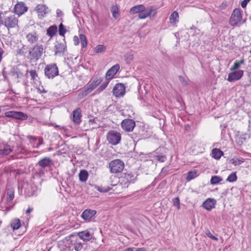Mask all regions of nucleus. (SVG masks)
<instances>
[{
    "instance_id": "nucleus-27",
    "label": "nucleus",
    "mask_w": 251,
    "mask_h": 251,
    "mask_svg": "<svg viewBox=\"0 0 251 251\" xmlns=\"http://www.w3.org/2000/svg\"><path fill=\"white\" fill-rule=\"evenodd\" d=\"M6 195L7 196V201L10 202L14 198V189L10 186L7 187Z\"/></svg>"
},
{
    "instance_id": "nucleus-17",
    "label": "nucleus",
    "mask_w": 251,
    "mask_h": 251,
    "mask_svg": "<svg viewBox=\"0 0 251 251\" xmlns=\"http://www.w3.org/2000/svg\"><path fill=\"white\" fill-rule=\"evenodd\" d=\"M243 71L238 70L231 72L228 74L227 80L229 82H233L240 79L243 75Z\"/></svg>"
},
{
    "instance_id": "nucleus-41",
    "label": "nucleus",
    "mask_w": 251,
    "mask_h": 251,
    "mask_svg": "<svg viewBox=\"0 0 251 251\" xmlns=\"http://www.w3.org/2000/svg\"><path fill=\"white\" fill-rule=\"evenodd\" d=\"M236 174H230L226 178V180L230 182H233L236 181L237 177Z\"/></svg>"
},
{
    "instance_id": "nucleus-61",
    "label": "nucleus",
    "mask_w": 251,
    "mask_h": 251,
    "mask_svg": "<svg viewBox=\"0 0 251 251\" xmlns=\"http://www.w3.org/2000/svg\"><path fill=\"white\" fill-rule=\"evenodd\" d=\"M133 248H131V247H129V248H127L126 249H125V251H133Z\"/></svg>"
},
{
    "instance_id": "nucleus-26",
    "label": "nucleus",
    "mask_w": 251,
    "mask_h": 251,
    "mask_svg": "<svg viewBox=\"0 0 251 251\" xmlns=\"http://www.w3.org/2000/svg\"><path fill=\"white\" fill-rule=\"evenodd\" d=\"M36 11L38 13L39 17H43L44 15H45L48 11L47 10L48 8L46 7L44 5L42 4H38L37 5L35 8Z\"/></svg>"
},
{
    "instance_id": "nucleus-3",
    "label": "nucleus",
    "mask_w": 251,
    "mask_h": 251,
    "mask_svg": "<svg viewBox=\"0 0 251 251\" xmlns=\"http://www.w3.org/2000/svg\"><path fill=\"white\" fill-rule=\"evenodd\" d=\"M111 173H122L125 168L124 162L120 159L112 160L109 163Z\"/></svg>"
},
{
    "instance_id": "nucleus-44",
    "label": "nucleus",
    "mask_w": 251,
    "mask_h": 251,
    "mask_svg": "<svg viewBox=\"0 0 251 251\" xmlns=\"http://www.w3.org/2000/svg\"><path fill=\"white\" fill-rule=\"evenodd\" d=\"M104 49L105 47L103 45H99L94 49V51L96 53H100L102 52Z\"/></svg>"
},
{
    "instance_id": "nucleus-7",
    "label": "nucleus",
    "mask_w": 251,
    "mask_h": 251,
    "mask_svg": "<svg viewBox=\"0 0 251 251\" xmlns=\"http://www.w3.org/2000/svg\"><path fill=\"white\" fill-rule=\"evenodd\" d=\"M157 12L155 9H153L151 7H148L139 14V18L141 19H144L148 17L150 18H154L156 16Z\"/></svg>"
},
{
    "instance_id": "nucleus-39",
    "label": "nucleus",
    "mask_w": 251,
    "mask_h": 251,
    "mask_svg": "<svg viewBox=\"0 0 251 251\" xmlns=\"http://www.w3.org/2000/svg\"><path fill=\"white\" fill-rule=\"evenodd\" d=\"M245 140V138H244L241 136H237L235 137V142L238 146H241Z\"/></svg>"
},
{
    "instance_id": "nucleus-12",
    "label": "nucleus",
    "mask_w": 251,
    "mask_h": 251,
    "mask_svg": "<svg viewBox=\"0 0 251 251\" xmlns=\"http://www.w3.org/2000/svg\"><path fill=\"white\" fill-rule=\"evenodd\" d=\"M126 87L123 83H117L113 88V94L116 97H120L125 95Z\"/></svg>"
},
{
    "instance_id": "nucleus-18",
    "label": "nucleus",
    "mask_w": 251,
    "mask_h": 251,
    "mask_svg": "<svg viewBox=\"0 0 251 251\" xmlns=\"http://www.w3.org/2000/svg\"><path fill=\"white\" fill-rule=\"evenodd\" d=\"M25 76L26 77L29 76L31 80H32L35 83L39 82L40 78L35 69H27L26 71Z\"/></svg>"
},
{
    "instance_id": "nucleus-51",
    "label": "nucleus",
    "mask_w": 251,
    "mask_h": 251,
    "mask_svg": "<svg viewBox=\"0 0 251 251\" xmlns=\"http://www.w3.org/2000/svg\"><path fill=\"white\" fill-rule=\"evenodd\" d=\"M73 41L74 42V45L75 46H77L79 43V39L77 36H75L73 38Z\"/></svg>"
},
{
    "instance_id": "nucleus-22",
    "label": "nucleus",
    "mask_w": 251,
    "mask_h": 251,
    "mask_svg": "<svg viewBox=\"0 0 251 251\" xmlns=\"http://www.w3.org/2000/svg\"><path fill=\"white\" fill-rule=\"evenodd\" d=\"M216 201L213 198L207 199L202 204L203 207L208 211H210L215 207Z\"/></svg>"
},
{
    "instance_id": "nucleus-37",
    "label": "nucleus",
    "mask_w": 251,
    "mask_h": 251,
    "mask_svg": "<svg viewBox=\"0 0 251 251\" xmlns=\"http://www.w3.org/2000/svg\"><path fill=\"white\" fill-rule=\"evenodd\" d=\"M66 31H67V30L65 28L64 25H63V24L61 23L59 25V27H58L59 34L60 36H63V37H65V34L66 32Z\"/></svg>"
},
{
    "instance_id": "nucleus-40",
    "label": "nucleus",
    "mask_w": 251,
    "mask_h": 251,
    "mask_svg": "<svg viewBox=\"0 0 251 251\" xmlns=\"http://www.w3.org/2000/svg\"><path fill=\"white\" fill-rule=\"evenodd\" d=\"M230 162L232 164L235 166L239 165L244 162V159L242 158L240 159L234 158L230 160Z\"/></svg>"
},
{
    "instance_id": "nucleus-6",
    "label": "nucleus",
    "mask_w": 251,
    "mask_h": 251,
    "mask_svg": "<svg viewBox=\"0 0 251 251\" xmlns=\"http://www.w3.org/2000/svg\"><path fill=\"white\" fill-rule=\"evenodd\" d=\"M107 139L111 144L116 145L120 142L121 135V134L117 131L111 130L107 133Z\"/></svg>"
},
{
    "instance_id": "nucleus-42",
    "label": "nucleus",
    "mask_w": 251,
    "mask_h": 251,
    "mask_svg": "<svg viewBox=\"0 0 251 251\" xmlns=\"http://www.w3.org/2000/svg\"><path fill=\"white\" fill-rule=\"evenodd\" d=\"M172 202L173 203V205L176 207V208L179 210L180 208V200L178 197H176L172 200Z\"/></svg>"
},
{
    "instance_id": "nucleus-25",
    "label": "nucleus",
    "mask_w": 251,
    "mask_h": 251,
    "mask_svg": "<svg viewBox=\"0 0 251 251\" xmlns=\"http://www.w3.org/2000/svg\"><path fill=\"white\" fill-rule=\"evenodd\" d=\"M77 234L81 239L85 241H90L92 238V235L87 230L79 232Z\"/></svg>"
},
{
    "instance_id": "nucleus-15",
    "label": "nucleus",
    "mask_w": 251,
    "mask_h": 251,
    "mask_svg": "<svg viewBox=\"0 0 251 251\" xmlns=\"http://www.w3.org/2000/svg\"><path fill=\"white\" fill-rule=\"evenodd\" d=\"M120 69V65L117 64L110 68L106 72L105 78L107 80H110L113 78Z\"/></svg>"
},
{
    "instance_id": "nucleus-52",
    "label": "nucleus",
    "mask_w": 251,
    "mask_h": 251,
    "mask_svg": "<svg viewBox=\"0 0 251 251\" xmlns=\"http://www.w3.org/2000/svg\"><path fill=\"white\" fill-rule=\"evenodd\" d=\"M178 77H179V80L181 83L185 84V85L187 84V81L184 78V77L183 76H182L181 75H179Z\"/></svg>"
},
{
    "instance_id": "nucleus-58",
    "label": "nucleus",
    "mask_w": 251,
    "mask_h": 251,
    "mask_svg": "<svg viewBox=\"0 0 251 251\" xmlns=\"http://www.w3.org/2000/svg\"><path fill=\"white\" fill-rule=\"evenodd\" d=\"M126 55L128 56V57H127V61L129 62L132 60V59H133L132 55H131L130 54H127Z\"/></svg>"
},
{
    "instance_id": "nucleus-28",
    "label": "nucleus",
    "mask_w": 251,
    "mask_h": 251,
    "mask_svg": "<svg viewBox=\"0 0 251 251\" xmlns=\"http://www.w3.org/2000/svg\"><path fill=\"white\" fill-rule=\"evenodd\" d=\"M145 9V6L142 4H139L136 6H134L131 8L130 9V14H136L139 13L141 12H142Z\"/></svg>"
},
{
    "instance_id": "nucleus-4",
    "label": "nucleus",
    "mask_w": 251,
    "mask_h": 251,
    "mask_svg": "<svg viewBox=\"0 0 251 251\" xmlns=\"http://www.w3.org/2000/svg\"><path fill=\"white\" fill-rule=\"evenodd\" d=\"M124 176L120 175V181L118 184V190L116 191V193H120L121 191L128 187V183L131 182V174H122Z\"/></svg>"
},
{
    "instance_id": "nucleus-2",
    "label": "nucleus",
    "mask_w": 251,
    "mask_h": 251,
    "mask_svg": "<svg viewBox=\"0 0 251 251\" xmlns=\"http://www.w3.org/2000/svg\"><path fill=\"white\" fill-rule=\"evenodd\" d=\"M44 73L47 78L53 79L59 75L58 68L55 63L48 64L45 67Z\"/></svg>"
},
{
    "instance_id": "nucleus-36",
    "label": "nucleus",
    "mask_w": 251,
    "mask_h": 251,
    "mask_svg": "<svg viewBox=\"0 0 251 251\" xmlns=\"http://www.w3.org/2000/svg\"><path fill=\"white\" fill-rule=\"evenodd\" d=\"M79 38L80 40L82 48H85L86 47L87 45V41L85 36L83 34H81L79 35Z\"/></svg>"
},
{
    "instance_id": "nucleus-46",
    "label": "nucleus",
    "mask_w": 251,
    "mask_h": 251,
    "mask_svg": "<svg viewBox=\"0 0 251 251\" xmlns=\"http://www.w3.org/2000/svg\"><path fill=\"white\" fill-rule=\"evenodd\" d=\"M109 80H107L105 82H104L97 89V91L100 92H101L104 90L106 87H107V85L109 83Z\"/></svg>"
},
{
    "instance_id": "nucleus-31",
    "label": "nucleus",
    "mask_w": 251,
    "mask_h": 251,
    "mask_svg": "<svg viewBox=\"0 0 251 251\" xmlns=\"http://www.w3.org/2000/svg\"><path fill=\"white\" fill-rule=\"evenodd\" d=\"M111 12L112 14V16L114 18L117 19L119 16L120 15V13L119 11V7L117 4H115L112 5L111 8Z\"/></svg>"
},
{
    "instance_id": "nucleus-64",
    "label": "nucleus",
    "mask_w": 251,
    "mask_h": 251,
    "mask_svg": "<svg viewBox=\"0 0 251 251\" xmlns=\"http://www.w3.org/2000/svg\"><path fill=\"white\" fill-rule=\"evenodd\" d=\"M79 173H88V172L84 169L80 170Z\"/></svg>"
},
{
    "instance_id": "nucleus-34",
    "label": "nucleus",
    "mask_w": 251,
    "mask_h": 251,
    "mask_svg": "<svg viewBox=\"0 0 251 251\" xmlns=\"http://www.w3.org/2000/svg\"><path fill=\"white\" fill-rule=\"evenodd\" d=\"M178 18V13L175 11H174L170 15V22L172 24H176V22H178V20H177V18Z\"/></svg>"
},
{
    "instance_id": "nucleus-48",
    "label": "nucleus",
    "mask_w": 251,
    "mask_h": 251,
    "mask_svg": "<svg viewBox=\"0 0 251 251\" xmlns=\"http://www.w3.org/2000/svg\"><path fill=\"white\" fill-rule=\"evenodd\" d=\"M198 176V175H197V174H188V175L186 177V179L187 181H189L197 177Z\"/></svg>"
},
{
    "instance_id": "nucleus-60",
    "label": "nucleus",
    "mask_w": 251,
    "mask_h": 251,
    "mask_svg": "<svg viewBox=\"0 0 251 251\" xmlns=\"http://www.w3.org/2000/svg\"><path fill=\"white\" fill-rule=\"evenodd\" d=\"M33 210V208H30V207H29L26 211V214H29Z\"/></svg>"
},
{
    "instance_id": "nucleus-49",
    "label": "nucleus",
    "mask_w": 251,
    "mask_h": 251,
    "mask_svg": "<svg viewBox=\"0 0 251 251\" xmlns=\"http://www.w3.org/2000/svg\"><path fill=\"white\" fill-rule=\"evenodd\" d=\"M82 248V244L79 243H76L74 244V249L76 251H80Z\"/></svg>"
},
{
    "instance_id": "nucleus-50",
    "label": "nucleus",
    "mask_w": 251,
    "mask_h": 251,
    "mask_svg": "<svg viewBox=\"0 0 251 251\" xmlns=\"http://www.w3.org/2000/svg\"><path fill=\"white\" fill-rule=\"evenodd\" d=\"M25 47L23 46L21 49H18L17 50V53L20 55H23L25 54Z\"/></svg>"
},
{
    "instance_id": "nucleus-19",
    "label": "nucleus",
    "mask_w": 251,
    "mask_h": 251,
    "mask_svg": "<svg viewBox=\"0 0 251 251\" xmlns=\"http://www.w3.org/2000/svg\"><path fill=\"white\" fill-rule=\"evenodd\" d=\"M120 175L122 174H114L112 175L110 178V185L112 187H116L115 189H113L114 192L116 193V191L118 190V184L120 181Z\"/></svg>"
},
{
    "instance_id": "nucleus-32",
    "label": "nucleus",
    "mask_w": 251,
    "mask_h": 251,
    "mask_svg": "<svg viewBox=\"0 0 251 251\" xmlns=\"http://www.w3.org/2000/svg\"><path fill=\"white\" fill-rule=\"evenodd\" d=\"M10 226L13 229V230L19 229L21 226V221L20 219H13L11 222Z\"/></svg>"
},
{
    "instance_id": "nucleus-59",
    "label": "nucleus",
    "mask_w": 251,
    "mask_h": 251,
    "mask_svg": "<svg viewBox=\"0 0 251 251\" xmlns=\"http://www.w3.org/2000/svg\"><path fill=\"white\" fill-rule=\"evenodd\" d=\"M237 62L239 64V65L240 66L241 64H243L244 63V60L241 59L239 61H237Z\"/></svg>"
},
{
    "instance_id": "nucleus-38",
    "label": "nucleus",
    "mask_w": 251,
    "mask_h": 251,
    "mask_svg": "<svg viewBox=\"0 0 251 251\" xmlns=\"http://www.w3.org/2000/svg\"><path fill=\"white\" fill-rule=\"evenodd\" d=\"M154 159L157 160L160 162H164L167 159L166 156L165 155L162 154L155 155L154 156Z\"/></svg>"
},
{
    "instance_id": "nucleus-11",
    "label": "nucleus",
    "mask_w": 251,
    "mask_h": 251,
    "mask_svg": "<svg viewBox=\"0 0 251 251\" xmlns=\"http://www.w3.org/2000/svg\"><path fill=\"white\" fill-rule=\"evenodd\" d=\"M54 55L63 56L67 51V45L66 43H57L54 47Z\"/></svg>"
},
{
    "instance_id": "nucleus-23",
    "label": "nucleus",
    "mask_w": 251,
    "mask_h": 251,
    "mask_svg": "<svg viewBox=\"0 0 251 251\" xmlns=\"http://www.w3.org/2000/svg\"><path fill=\"white\" fill-rule=\"evenodd\" d=\"M25 38L29 44H33L38 40V35L35 32H30L26 35Z\"/></svg>"
},
{
    "instance_id": "nucleus-53",
    "label": "nucleus",
    "mask_w": 251,
    "mask_h": 251,
    "mask_svg": "<svg viewBox=\"0 0 251 251\" xmlns=\"http://www.w3.org/2000/svg\"><path fill=\"white\" fill-rule=\"evenodd\" d=\"M240 67V66L239 65V64L237 62V61L234 62V65L233 66L230 68L231 71H233L234 70H236L238 69Z\"/></svg>"
},
{
    "instance_id": "nucleus-43",
    "label": "nucleus",
    "mask_w": 251,
    "mask_h": 251,
    "mask_svg": "<svg viewBox=\"0 0 251 251\" xmlns=\"http://www.w3.org/2000/svg\"><path fill=\"white\" fill-rule=\"evenodd\" d=\"M88 177V174H79V179L81 182H85Z\"/></svg>"
},
{
    "instance_id": "nucleus-21",
    "label": "nucleus",
    "mask_w": 251,
    "mask_h": 251,
    "mask_svg": "<svg viewBox=\"0 0 251 251\" xmlns=\"http://www.w3.org/2000/svg\"><path fill=\"white\" fill-rule=\"evenodd\" d=\"M27 10V7L24 2H20L16 4L14 7V12L18 15H21Z\"/></svg>"
},
{
    "instance_id": "nucleus-29",
    "label": "nucleus",
    "mask_w": 251,
    "mask_h": 251,
    "mask_svg": "<svg viewBox=\"0 0 251 251\" xmlns=\"http://www.w3.org/2000/svg\"><path fill=\"white\" fill-rule=\"evenodd\" d=\"M57 27L56 25L50 26L47 30V34L50 38L54 36L57 33Z\"/></svg>"
},
{
    "instance_id": "nucleus-20",
    "label": "nucleus",
    "mask_w": 251,
    "mask_h": 251,
    "mask_svg": "<svg viewBox=\"0 0 251 251\" xmlns=\"http://www.w3.org/2000/svg\"><path fill=\"white\" fill-rule=\"evenodd\" d=\"M97 213V211L95 210H92L90 209H87L83 211L81 217L85 221H90L91 218L93 217Z\"/></svg>"
},
{
    "instance_id": "nucleus-56",
    "label": "nucleus",
    "mask_w": 251,
    "mask_h": 251,
    "mask_svg": "<svg viewBox=\"0 0 251 251\" xmlns=\"http://www.w3.org/2000/svg\"><path fill=\"white\" fill-rule=\"evenodd\" d=\"M43 143V139L41 138V139H39V143H38V144L36 145V148H38V147L42 145Z\"/></svg>"
},
{
    "instance_id": "nucleus-5",
    "label": "nucleus",
    "mask_w": 251,
    "mask_h": 251,
    "mask_svg": "<svg viewBox=\"0 0 251 251\" xmlns=\"http://www.w3.org/2000/svg\"><path fill=\"white\" fill-rule=\"evenodd\" d=\"M241 12V10L239 8L234 9L229 21L230 25L235 26L241 21L242 19Z\"/></svg>"
},
{
    "instance_id": "nucleus-35",
    "label": "nucleus",
    "mask_w": 251,
    "mask_h": 251,
    "mask_svg": "<svg viewBox=\"0 0 251 251\" xmlns=\"http://www.w3.org/2000/svg\"><path fill=\"white\" fill-rule=\"evenodd\" d=\"M223 179L221 176H213L210 180L211 184L215 185L218 184L220 182L222 181Z\"/></svg>"
},
{
    "instance_id": "nucleus-16",
    "label": "nucleus",
    "mask_w": 251,
    "mask_h": 251,
    "mask_svg": "<svg viewBox=\"0 0 251 251\" xmlns=\"http://www.w3.org/2000/svg\"><path fill=\"white\" fill-rule=\"evenodd\" d=\"M52 165L53 162L52 159L47 157L40 159L37 164V165H38L41 168H50Z\"/></svg>"
},
{
    "instance_id": "nucleus-10",
    "label": "nucleus",
    "mask_w": 251,
    "mask_h": 251,
    "mask_svg": "<svg viewBox=\"0 0 251 251\" xmlns=\"http://www.w3.org/2000/svg\"><path fill=\"white\" fill-rule=\"evenodd\" d=\"M18 20L14 15L6 17L4 20V25L8 29L14 28L18 25Z\"/></svg>"
},
{
    "instance_id": "nucleus-1",
    "label": "nucleus",
    "mask_w": 251,
    "mask_h": 251,
    "mask_svg": "<svg viewBox=\"0 0 251 251\" xmlns=\"http://www.w3.org/2000/svg\"><path fill=\"white\" fill-rule=\"evenodd\" d=\"M43 50V46L37 44L29 49L28 58L31 61H37L41 57Z\"/></svg>"
},
{
    "instance_id": "nucleus-33",
    "label": "nucleus",
    "mask_w": 251,
    "mask_h": 251,
    "mask_svg": "<svg viewBox=\"0 0 251 251\" xmlns=\"http://www.w3.org/2000/svg\"><path fill=\"white\" fill-rule=\"evenodd\" d=\"M94 187L97 190H98V191H99L101 193L107 192L113 189L112 187H110L109 186H102L95 185Z\"/></svg>"
},
{
    "instance_id": "nucleus-47",
    "label": "nucleus",
    "mask_w": 251,
    "mask_h": 251,
    "mask_svg": "<svg viewBox=\"0 0 251 251\" xmlns=\"http://www.w3.org/2000/svg\"><path fill=\"white\" fill-rule=\"evenodd\" d=\"M205 234H206V235H207L209 238H211V239H213V240H215V241H218V238H217V237H215V236H214V235H213L211 233V232H210V231H209V230H208V229L206 230V231H205Z\"/></svg>"
},
{
    "instance_id": "nucleus-62",
    "label": "nucleus",
    "mask_w": 251,
    "mask_h": 251,
    "mask_svg": "<svg viewBox=\"0 0 251 251\" xmlns=\"http://www.w3.org/2000/svg\"><path fill=\"white\" fill-rule=\"evenodd\" d=\"M135 251H146V250L144 248H138Z\"/></svg>"
},
{
    "instance_id": "nucleus-30",
    "label": "nucleus",
    "mask_w": 251,
    "mask_h": 251,
    "mask_svg": "<svg viewBox=\"0 0 251 251\" xmlns=\"http://www.w3.org/2000/svg\"><path fill=\"white\" fill-rule=\"evenodd\" d=\"M223 154V152L219 149L214 148L212 150V156L216 159H220Z\"/></svg>"
},
{
    "instance_id": "nucleus-55",
    "label": "nucleus",
    "mask_w": 251,
    "mask_h": 251,
    "mask_svg": "<svg viewBox=\"0 0 251 251\" xmlns=\"http://www.w3.org/2000/svg\"><path fill=\"white\" fill-rule=\"evenodd\" d=\"M227 5L226 4V3L223 2L219 6V8L221 10L224 9L227 6Z\"/></svg>"
},
{
    "instance_id": "nucleus-57",
    "label": "nucleus",
    "mask_w": 251,
    "mask_h": 251,
    "mask_svg": "<svg viewBox=\"0 0 251 251\" xmlns=\"http://www.w3.org/2000/svg\"><path fill=\"white\" fill-rule=\"evenodd\" d=\"M1 13H0V26L4 24V21H3L1 17Z\"/></svg>"
},
{
    "instance_id": "nucleus-8",
    "label": "nucleus",
    "mask_w": 251,
    "mask_h": 251,
    "mask_svg": "<svg viewBox=\"0 0 251 251\" xmlns=\"http://www.w3.org/2000/svg\"><path fill=\"white\" fill-rule=\"evenodd\" d=\"M5 115L8 118H12L20 120H26L28 117L26 114L20 111H8L5 112Z\"/></svg>"
},
{
    "instance_id": "nucleus-63",
    "label": "nucleus",
    "mask_w": 251,
    "mask_h": 251,
    "mask_svg": "<svg viewBox=\"0 0 251 251\" xmlns=\"http://www.w3.org/2000/svg\"><path fill=\"white\" fill-rule=\"evenodd\" d=\"M56 13H57L58 16H59V14L60 13L62 14V12H61V10L58 9V10H57Z\"/></svg>"
},
{
    "instance_id": "nucleus-45",
    "label": "nucleus",
    "mask_w": 251,
    "mask_h": 251,
    "mask_svg": "<svg viewBox=\"0 0 251 251\" xmlns=\"http://www.w3.org/2000/svg\"><path fill=\"white\" fill-rule=\"evenodd\" d=\"M1 151H2L1 153L3 154L8 155L12 151V150L8 146H6L4 147L3 149Z\"/></svg>"
},
{
    "instance_id": "nucleus-14",
    "label": "nucleus",
    "mask_w": 251,
    "mask_h": 251,
    "mask_svg": "<svg viewBox=\"0 0 251 251\" xmlns=\"http://www.w3.org/2000/svg\"><path fill=\"white\" fill-rule=\"evenodd\" d=\"M102 81V79L100 78L95 79L93 82L89 84L87 88L81 92L83 97L86 96L89 93L92 92L95 88H96Z\"/></svg>"
},
{
    "instance_id": "nucleus-13",
    "label": "nucleus",
    "mask_w": 251,
    "mask_h": 251,
    "mask_svg": "<svg viewBox=\"0 0 251 251\" xmlns=\"http://www.w3.org/2000/svg\"><path fill=\"white\" fill-rule=\"evenodd\" d=\"M9 74L12 80L16 83H18L20 81L19 78H22L24 75L23 73L17 67H13L10 71Z\"/></svg>"
},
{
    "instance_id": "nucleus-24",
    "label": "nucleus",
    "mask_w": 251,
    "mask_h": 251,
    "mask_svg": "<svg viewBox=\"0 0 251 251\" xmlns=\"http://www.w3.org/2000/svg\"><path fill=\"white\" fill-rule=\"evenodd\" d=\"M81 113L80 108H77L73 112V122L77 125L80 124L81 118Z\"/></svg>"
},
{
    "instance_id": "nucleus-54",
    "label": "nucleus",
    "mask_w": 251,
    "mask_h": 251,
    "mask_svg": "<svg viewBox=\"0 0 251 251\" xmlns=\"http://www.w3.org/2000/svg\"><path fill=\"white\" fill-rule=\"evenodd\" d=\"M251 0H244L242 1L241 5L242 8H245L248 4V2L250 1Z\"/></svg>"
},
{
    "instance_id": "nucleus-9",
    "label": "nucleus",
    "mask_w": 251,
    "mask_h": 251,
    "mask_svg": "<svg viewBox=\"0 0 251 251\" xmlns=\"http://www.w3.org/2000/svg\"><path fill=\"white\" fill-rule=\"evenodd\" d=\"M121 126L125 131L131 132L135 126V122L132 119H125L121 123Z\"/></svg>"
}]
</instances>
